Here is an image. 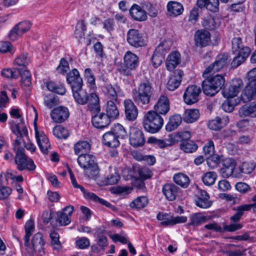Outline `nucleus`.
<instances>
[{"label":"nucleus","instance_id":"26","mask_svg":"<svg viewBox=\"0 0 256 256\" xmlns=\"http://www.w3.org/2000/svg\"><path fill=\"white\" fill-rule=\"evenodd\" d=\"M35 131L36 138L40 148L44 154H48V149L50 147L48 139L44 133L40 134L36 127L35 128Z\"/></svg>","mask_w":256,"mask_h":256},{"label":"nucleus","instance_id":"18","mask_svg":"<svg viewBox=\"0 0 256 256\" xmlns=\"http://www.w3.org/2000/svg\"><path fill=\"white\" fill-rule=\"evenodd\" d=\"M82 86H73L72 90L76 102L78 104L84 105L88 101L90 94L86 90L82 89Z\"/></svg>","mask_w":256,"mask_h":256},{"label":"nucleus","instance_id":"52","mask_svg":"<svg viewBox=\"0 0 256 256\" xmlns=\"http://www.w3.org/2000/svg\"><path fill=\"white\" fill-rule=\"evenodd\" d=\"M24 228L26 231V235L24 237V245L27 246V244H28L30 237L34 232V221L32 220H28L26 223Z\"/></svg>","mask_w":256,"mask_h":256},{"label":"nucleus","instance_id":"41","mask_svg":"<svg viewBox=\"0 0 256 256\" xmlns=\"http://www.w3.org/2000/svg\"><path fill=\"white\" fill-rule=\"evenodd\" d=\"M182 118L179 114H175L170 118L166 126L167 131L172 132L175 130L181 124Z\"/></svg>","mask_w":256,"mask_h":256},{"label":"nucleus","instance_id":"38","mask_svg":"<svg viewBox=\"0 0 256 256\" xmlns=\"http://www.w3.org/2000/svg\"><path fill=\"white\" fill-rule=\"evenodd\" d=\"M118 101L108 100L106 102V112L110 118H116L119 116V112L116 105Z\"/></svg>","mask_w":256,"mask_h":256},{"label":"nucleus","instance_id":"11","mask_svg":"<svg viewBox=\"0 0 256 256\" xmlns=\"http://www.w3.org/2000/svg\"><path fill=\"white\" fill-rule=\"evenodd\" d=\"M127 41L130 46L136 48L143 46L146 44L142 34L134 29H130L128 32Z\"/></svg>","mask_w":256,"mask_h":256},{"label":"nucleus","instance_id":"24","mask_svg":"<svg viewBox=\"0 0 256 256\" xmlns=\"http://www.w3.org/2000/svg\"><path fill=\"white\" fill-rule=\"evenodd\" d=\"M210 33L206 30H197L194 34L195 44L197 46L204 47L210 42Z\"/></svg>","mask_w":256,"mask_h":256},{"label":"nucleus","instance_id":"32","mask_svg":"<svg viewBox=\"0 0 256 256\" xmlns=\"http://www.w3.org/2000/svg\"><path fill=\"white\" fill-rule=\"evenodd\" d=\"M178 188L172 184H166L164 185L162 192L168 200H174L176 199L178 194Z\"/></svg>","mask_w":256,"mask_h":256},{"label":"nucleus","instance_id":"36","mask_svg":"<svg viewBox=\"0 0 256 256\" xmlns=\"http://www.w3.org/2000/svg\"><path fill=\"white\" fill-rule=\"evenodd\" d=\"M239 114L241 117L250 116L256 117V102L250 104L249 106H242L239 110Z\"/></svg>","mask_w":256,"mask_h":256},{"label":"nucleus","instance_id":"62","mask_svg":"<svg viewBox=\"0 0 256 256\" xmlns=\"http://www.w3.org/2000/svg\"><path fill=\"white\" fill-rule=\"evenodd\" d=\"M138 172L140 177L143 180L150 178L152 176V172L147 168H139Z\"/></svg>","mask_w":256,"mask_h":256},{"label":"nucleus","instance_id":"40","mask_svg":"<svg viewBox=\"0 0 256 256\" xmlns=\"http://www.w3.org/2000/svg\"><path fill=\"white\" fill-rule=\"evenodd\" d=\"M206 79L212 84L218 92L224 86L225 82V79L222 75L216 74Z\"/></svg>","mask_w":256,"mask_h":256},{"label":"nucleus","instance_id":"14","mask_svg":"<svg viewBox=\"0 0 256 256\" xmlns=\"http://www.w3.org/2000/svg\"><path fill=\"white\" fill-rule=\"evenodd\" d=\"M222 168L220 170V173L222 177L228 178L234 174V177H238L239 174H234V170L236 166V162L232 158H224L222 162Z\"/></svg>","mask_w":256,"mask_h":256},{"label":"nucleus","instance_id":"10","mask_svg":"<svg viewBox=\"0 0 256 256\" xmlns=\"http://www.w3.org/2000/svg\"><path fill=\"white\" fill-rule=\"evenodd\" d=\"M201 92L200 88L195 85L189 86L184 92V102L188 104H192L198 102Z\"/></svg>","mask_w":256,"mask_h":256},{"label":"nucleus","instance_id":"31","mask_svg":"<svg viewBox=\"0 0 256 256\" xmlns=\"http://www.w3.org/2000/svg\"><path fill=\"white\" fill-rule=\"evenodd\" d=\"M119 88L114 86L110 84H106L103 86V91L105 94L107 101H118V93Z\"/></svg>","mask_w":256,"mask_h":256},{"label":"nucleus","instance_id":"63","mask_svg":"<svg viewBox=\"0 0 256 256\" xmlns=\"http://www.w3.org/2000/svg\"><path fill=\"white\" fill-rule=\"evenodd\" d=\"M119 179V175L114 170V172L107 176L106 183L107 184H114L118 182Z\"/></svg>","mask_w":256,"mask_h":256},{"label":"nucleus","instance_id":"25","mask_svg":"<svg viewBox=\"0 0 256 256\" xmlns=\"http://www.w3.org/2000/svg\"><path fill=\"white\" fill-rule=\"evenodd\" d=\"M124 106L126 119L128 120H135L138 116V110L134 102L130 99L126 100Z\"/></svg>","mask_w":256,"mask_h":256},{"label":"nucleus","instance_id":"49","mask_svg":"<svg viewBox=\"0 0 256 256\" xmlns=\"http://www.w3.org/2000/svg\"><path fill=\"white\" fill-rule=\"evenodd\" d=\"M148 202V200L147 197L144 196H139L132 202L130 204V206L132 208H142L147 206Z\"/></svg>","mask_w":256,"mask_h":256},{"label":"nucleus","instance_id":"29","mask_svg":"<svg viewBox=\"0 0 256 256\" xmlns=\"http://www.w3.org/2000/svg\"><path fill=\"white\" fill-rule=\"evenodd\" d=\"M66 80L68 84H71L72 89L73 88V86L83 85L82 80L80 77L79 72L76 68H74L67 74Z\"/></svg>","mask_w":256,"mask_h":256},{"label":"nucleus","instance_id":"16","mask_svg":"<svg viewBox=\"0 0 256 256\" xmlns=\"http://www.w3.org/2000/svg\"><path fill=\"white\" fill-rule=\"evenodd\" d=\"M92 122L93 126L98 128H102L108 126L111 122L110 118L104 112H92Z\"/></svg>","mask_w":256,"mask_h":256},{"label":"nucleus","instance_id":"4","mask_svg":"<svg viewBox=\"0 0 256 256\" xmlns=\"http://www.w3.org/2000/svg\"><path fill=\"white\" fill-rule=\"evenodd\" d=\"M80 166L84 169L85 175L90 178H96L99 174L96 158L92 154H80L78 158Z\"/></svg>","mask_w":256,"mask_h":256},{"label":"nucleus","instance_id":"30","mask_svg":"<svg viewBox=\"0 0 256 256\" xmlns=\"http://www.w3.org/2000/svg\"><path fill=\"white\" fill-rule=\"evenodd\" d=\"M130 14L133 19L137 21H144L147 18L146 12L136 4H133L130 8Z\"/></svg>","mask_w":256,"mask_h":256},{"label":"nucleus","instance_id":"34","mask_svg":"<svg viewBox=\"0 0 256 256\" xmlns=\"http://www.w3.org/2000/svg\"><path fill=\"white\" fill-rule=\"evenodd\" d=\"M88 102V109L92 113L100 112V100L96 94L93 92L90 94Z\"/></svg>","mask_w":256,"mask_h":256},{"label":"nucleus","instance_id":"60","mask_svg":"<svg viewBox=\"0 0 256 256\" xmlns=\"http://www.w3.org/2000/svg\"><path fill=\"white\" fill-rule=\"evenodd\" d=\"M44 102L46 106L51 108L58 104V99L52 95H49L45 97Z\"/></svg>","mask_w":256,"mask_h":256},{"label":"nucleus","instance_id":"44","mask_svg":"<svg viewBox=\"0 0 256 256\" xmlns=\"http://www.w3.org/2000/svg\"><path fill=\"white\" fill-rule=\"evenodd\" d=\"M18 73L21 76L22 84L24 86H29L32 84L31 74L30 72L24 68H18Z\"/></svg>","mask_w":256,"mask_h":256},{"label":"nucleus","instance_id":"58","mask_svg":"<svg viewBox=\"0 0 256 256\" xmlns=\"http://www.w3.org/2000/svg\"><path fill=\"white\" fill-rule=\"evenodd\" d=\"M18 69L5 68L2 70L1 74L8 78H16L18 76Z\"/></svg>","mask_w":256,"mask_h":256},{"label":"nucleus","instance_id":"35","mask_svg":"<svg viewBox=\"0 0 256 256\" xmlns=\"http://www.w3.org/2000/svg\"><path fill=\"white\" fill-rule=\"evenodd\" d=\"M168 11L170 16H176L180 15L183 11L182 5L178 2L171 1L167 4Z\"/></svg>","mask_w":256,"mask_h":256},{"label":"nucleus","instance_id":"23","mask_svg":"<svg viewBox=\"0 0 256 256\" xmlns=\"http://www.w3.org/2000/svg\"><path fill=\"white\" fill-rule=\"evenodd\" d=\"M184 72L181 70H176L170 76L167 82V88L170 90H174L180 84Z\"/></svg>","mask_w":256,"mask_h":256},{"label":"nucleus","instance_id":"15","mask_svg":"<svg viewBox=\"0 0 256 256\" xmlns=\"http://www.w3.org/2000/svg\"><path fill=\"white\" fill-rule=\"evenodd\" d=\"M243 82L241 79L233 80L229 88L222 91L223 96L227 98L236 96L240 91Z\"/></svg>","mask_w":256,"mask_h":256},{"label":"nucleus","instance_id":"42","mask_svg":"<svg viewBox=\"0 0 256 256\" xmlns=\"http://www.w3.org/2000/svg\"><path fill=\"white\" fill-rule=\"evenodd\" d=\"M180 149L187 153H192L198 148L197 144L191 140H183L180 144Z\"/></svg>","mask_w":256,"mask_h":256},{"label":"nucleus","instance_id":"64","mask_svg":"<svg viewBox=\"0 0 256 256\" xmlns=\"http://www.w3.org/2000/svg\"><path fill=\"white\" fill-rule=\"evenodd\" d=\"M103 28L108 32L110 33L114 29V22L112 18H108L102 22Z\"/></svg>","mask_w":256,"mask_h":256},{"label":"nucleus","instance_id":"45","mask_svg":"<svg viewBox=\"0 0 256 256\" xmlns=\"http://www.w3.org/2000/svg\"><path fill=\"white\" fill-rule=\"evenodd\" d=\"M190 222L188 223V226H198L208 220L206 216H202L200 213H195L190 216Z\"/></svg>","mask_w":256,"mask_h":256},{"label":"nucleus","instance_id":"7","mask_svg":"<svg viewBox=\"0 0 256 256\" xmlns=\"http://www.w3.org/2000/svg\"><path fill=\"white\" fill-rule=\"evenodd\" d=\"M28 244L26 246L28 252L30 254H35L36 256H42L44 254L45 242L41 233L38 232L34 235L32 240V246Z\"/></svg>","mask_w":256,"mask_h":256},{"label":"nucleus","instance_id":"12","mask_svg":"<svg viewBox=\"0 0 256 256\" xmlns=\"http://www.w3.org/2000/svg\"><path fill=\"white\" fill-rule=\"evenodd\" d=\"M157 218L162 220L160 224L164 226H172L177 224L184 223L186 222L187 218L184 216L173 217L166 213L159 212L157 214Z\"/></svg>","mask_w":256,"mask_h":256},{"label":"nucleus","instance_id":"22","mask_svg":"<svg viewBox=\"0 0 256 256\" xmlns=\"http://www.w3.org/2000/svg\"><path fill=\"white\" fill-rule=\"evenodd\" d=\"M256 96V80L248 82L241 95L242 100L244 102L251 100Z\"/></svg>","mask_w":256,"mask_h":256},{"label":"nucleus","instance_id":"51","mask_svg":"<svg viewBox=\"0 0 256 256\" xmlns=\"http://www.w3.org/2000/svg\"><path fill=\"white\" fill-rule=\"evenodd\" d=\"M48 89L59 94L63 95L66 93V89L62 84H57L53 82H48L46 84Z\"/></svg>","mask_w":256,"mask_h":256},{"label":"nucleus","instance_id":"19","mask_svg":"<svg viewBox=\"0 0 256 256\" xmlns=\"http://www.w3.org/2000/svg\"><path fill=\"white\" fill-rule=\"evenodd\" d=\"M74 207L69 205L66 206L61 212H57V221L61 226H66L70 222L71 216Z\"/></svg>","mask_w":256,"mask_h":256},{"label":"nucleus","instance_id":"56","mask_svg":"<svg viewBox=\"0 0 256 256\" xmlns=\"http://www.w3.org/2000/svg\"><path fill=\"white\" fill-rule=\"evenodd\" d=\"M30 60L27 54H22L18 56L14 60V64L18 66H22V68L26 69Z\"/></svg>","mask_w":256,"mask_h":256},{"label":"nucleus","instance_id":"33","mask_svg":"<svg viewBox=\"0 0 256 256\" xmlns=\"http://www.w3.org/2000/svg\"><path fill=\"white\" fill-rule=\"evenodd\" d=\"M200 8H206L208 10L216 12L219 10V0H198Z\"/></svg>","mask_w":256,"mask_h":256},{"label":"nucleus","instance_id":"50","mask_svg":"<svg viewBox=\"0 0 256 256\" xmlns=\"http://www.w3.org/2000/svg\"><path fill=\"white\" fill-rule=\"evenodd\" d=\"M213 85L206 78L202 84V88L204 94L207 96H214L218 92Z\"/></svg>","mask_w":256,"mask_h":256},{"label":"nucleus","instance_id":"39","mask_svg":"<svg viewBox=\"0 0 256 256\" xmlns=\"http://www.w3.org/2000/svg\"><path fill=\"white\" fill-rule=\"evenodd\" d=\"M90 150V144L86 141L78 142L74 146L75 154L77 155L86 154Z\"/></svg>","mask_w":256,"mask_h":256},{"label":"nucleus","instance_id":"54","mask_svg":"<svg viewBox=\"0 0 256 256\" xmlns=\"http://www.w3.org/2000/svg\"><path fill=\"white\" fill-rule=\"evenodd\" d=\"M217 178V174L214 172H209L205 173L202 177V180L204 184L210 186L214 184Z\"/></svg>","mask_w":256,"mask_h":256},{"label":"nucleus","instance_id":"37","mask_svg":"<svg viewBox=\"0 0 256 256\" xmlns=\"http://www.w3.org/2000/svg\"><path fill=\"white\" fill-rule=\"evenodd\" d=\"M200 112L198 109H187L182 116L183 120L187 123H192L200 117Z\"/></svg>","mask_w":256,"mask_h":256},{"label":"nucleus","instance_id":"6","mask_svg":"<svg viewBox=\"0 0 256 256\" xmlns=\"http://www.w3.org/2000/svg\"><path fill=\"white\" fill-rule=\"evenodd\" d=\"M124 64L120 69V74L126 76H131L132 71L138 64V57L131 52H127L124 56Z\"/></svg>","mask_w":256,"mask_h":256},{"label":"nucleus","instance_id":"61","mask_svg":"<svg viewBox=\"0 0 256 256\" xmlns=\"http://www.w3.org/2000/svg\"><path fill=\"white\" fill-rule=\"evenodd\" d=\"M254 166V164L252 162H244L240 167V170L241 173L248 174L253 171Z\"/></svg>","mask_w":256,"mask_h":256},{"label":"nucleus","instance_id":"48","mask_svg":"<svg viewBox=\"0 0 256 256\" xmlns=\"http://www.w3.org/2000/svg\"><path fill=\"white\" fill-rule=\"evenodd\" d=\"M249 206L244 204L241 205L236 208H234V210L236 211V213L230 217V219L232 222H237L241 218L244 214V211L248 210Z\"/></svg>","mask_w":256,"mask_h":256},{"label":"nucleus","instance_id":"55","mask_svg":"<svg viewBox=\"0 0 256 256\" xmlns=\"http://www.w3.org/2000/svg\"><path fill=\"white\" fill-rule=\"evenodd\" d=\"M53 133L56 137L60 139L66 138L69 135L68 130L61 126H55L53 129Z\"/></svg>","mask_w":256,"mask_h":256},{"label":"nucleus","instance_id":"9","mask_svg":"<svg viewBox=\"0 0 256 256\" xmlns=\"http://www.w3.org/2000/svg\"><path fill=\"white\" fill-rule=\"evenodd\" d=\"M228 56L226 54H220L218 55L214 62L208 66L203 72V76L204 78L208 77V74L214 73L219 71L224 66H226L228 63Z\"/></svg>","mask_w":256,"mask_h":256},{"label":"nucleus","instance_id":"59","mask_svg":"<svg viewBox=\"0 0 256 256\" xmlns=\"http://www.w3.org/2000/svg\"><path fill=\"white\" fill-rule=\"evenodd\" d=\"M208 127L212 130H218L223 127L222 122L221 118L216 117L215 119L212 120L208 122Z\"/></svg>","mask_w":256,"mask_h":256},{"label":"nucleus","instance_id":"27","mask_svg":"<svg viewBox=\"0 0 256 256\" xmlns=\"http://www.w3.org/2000/svg\"><path fill=\"white\" fill-rule=\"evenodd\" d=\"M250 52V49L248 46L243 47L236 56L232 62L231 66L233 68H236L243 63L248 57Z\"/></svg>","mask_w":256,"mask_h":256},{"label":"nucleus","instance_id":"3","mask_svg":"<svg viewBox=\"0 0 256 256\" xmlns=\"http://www.w3.org/2000/svg\"><path fill=\"white\" fill-rule=\"evenodd\" d=\"M128 134L124 128L120 124L114 125L111 130L102 136L104 144L108 147L116 148L120 144V139H124Z\"/></svg>","mask_w":256,"mask_h":256},{"label":"nucleus","instance_id":"47","mask_svg":"<svg viewBox=\"0 0 256 256\" xmlns=\"http://www.w3.org/2000/svg\"><path fill=\"white\" fill-rule=\"evenodd\" d=\"M224 159V157L222 155L214 154L208 158L207 164L210 168L214 169L222 163Z\"/></svg>","mask_w":256,"mask_h":256},{"label":"nucleus","instance_id":"28","mask_svg":"<svg viewBox=\"0 0 256 256\" xmlns=\"http://www.w3.org/2000/svg\"><path fill=\"white\" fill-rule=\"evenodd\" d=\"M180 54L178 52L174 51L170 53L166 60V67L168 70H172L180 63Z\"/></svg>","mask_w":256,"mask_h":256},{"label":"nucleus","instance_id":"2","mask_svg":"<svg viewBox=\"0 0 256 256\" xmlns=\"http://www.w3.org/2000/svg\"><path fill=\"white\" fill-rule=\"evenodd\" d=\"M153 92L151 82L148 80L144 81L138 85L137 88L132 90V98L138 105H146L150 102Z\"/></svg>","mask_w":256,"mask_h":256},{"label":"nucleus","instance_id":"21","mask_svg":"<svg viewBox=\"0 0 256 256\" xmlns=\"http://www.w3.org/2000/svg\"><path fill=\"white\" fill-rule=\"evenodd\" d=\"M50 116L54 122L61 123L68 118L69 112L68 109L64 106H58L52 111Z\"/></svg>","mask_w":256,"mask_h":256},{"label":"nucleus","instance_id":"20","mask_svg":"<svg viewBox=\"0 0 256 256\" xmlns=\"http://www.w3.org/2000/svg\"><path fill=\"white\" fill-rule=\"evenodd\" d=\"M170 110L169 100L167 96L161 95L154 106V112L158 114L166 115Z\"/></svg>","mask_w":256,"mask_h":256},{"label":"nucleus","instance_id":"8","mask_svg":"<svg viewBox=\"0 0 256 256\" xmlns=\"http://www.w3.org/2000/svg\"><path fill=\"white\" fill-rule=\"evenodd\" d=\"M170 46V42L164 40L156 47L152 58V65L154 68H158L162 64L164 60L165 54L169 50Z\"/></svg>","mask_w":256,"mask_h":256},{"label":"nucleus","instance_id":"5","mask_svg":"<svg viewBox=\"0 0 256 256\" xmlns=\"http://www.w3.org/2000/svg\"><path fill=\"white\" fill-rule=\"evenodd\" d=\"M142 124L146 131L154 134L162 128L164 124V120L156 112L150 110L144 116Z\"/></svg>","mask_w":256,"mask_h":256},{"label":"nucleus","instance_id":"1","mask_svg":"<svg viewBox=\"0 0 256 256\" xmlns=\"http://www.w3.org/2000/svg\"><path fill=\"white\" fill-rule=\"evenodd\" d=\"M24 146V144L22 141L15 140L13 148L16 152L14 161L16 168L20 171L24 170L30 171L34 170L36 166L34 161L26 155Z\"/></svg>","mask_w":256,"mask_h":256},{"label":"nucleus","instance_id":"43","mask_svg":"<svg viewBox=\"0 0 256 256\" xmlns=\"http://www.w3.org/2000/svg\"><path fill=\"white\" fill-rule=\"evenodd\" d=\"M11 130L14 134L17 136L16 138H24L27 137L28 132L25 126L18 124H14L11 126Z\"/></svg>","mask_w":256,"mask_h":256},{"label":"nucleus","instance_id":"46","mask_svg":"<svg viewBox=\"0 0 256 256\" xmlns=\"http://www.w3.org/2000/svg\"><path fill=\"white\" fill-rule=\"evenodd\" d=\"M173 178L176 184L182 188H187L189 185V178L184 174L178 173L174 175Z\"/></svg>","mask_w":256,"mask_h":256},{"label":"nucleus","instance_id":"17","mask_svg":"<svg viewBox=\"0 0 256 256\" xmlns=\"http://www.w3.org/2000/svg\"><path fill=\"white\" fill-rule=\"evenodd\" d=\"M130 144L134 147L142 146L145 142L142 132L134 127L130 128Z\"/></svg>","mask_w":256,"mask_h":256},{"label":"nucleus","instance_id":"53","mask_svg":"<svg viewBox=\"0 0 256 256\" xmlns=\"http://www.w3.org/2000/svg\"><path fill=\"white\" fill-rule=\"evenodd\" d=\"M86 26L84 20H79L76 25L74 35L77 38H82L84 36Z\"/></svg>","mask_w":256,"mask_h":256},{"label":"nucleus","instance_id":"13","mask_svg":"<svg viewBox=\"0 0 256 256\" xmlns=\"http://www.w3.org/2000/svg\"><path fill=\"white\" fill-rule=\"evenodd\" d=\"M32 24L28 21H22L16 24L10 31L9 37L11 40H15L18 37L28 31L31 28Z\"/></svg>","mask_w":256,"mask_h":256},{"label":"nucleus","instance_id":"57","mask_svg":"<svg viewBox=\"0 0 256 256\" xmlns=\"http://www.w3.org/2000/svg\"><path fill=\"white\" fill-rule=\"evenodd\" d=\"M50 236L54 249L57 250H60L62 248V244L59 240L60 236L58 234L54 231H52L50 233Z\"/></svg>","mask_w":256,"mask_h":256}]
</instances>
